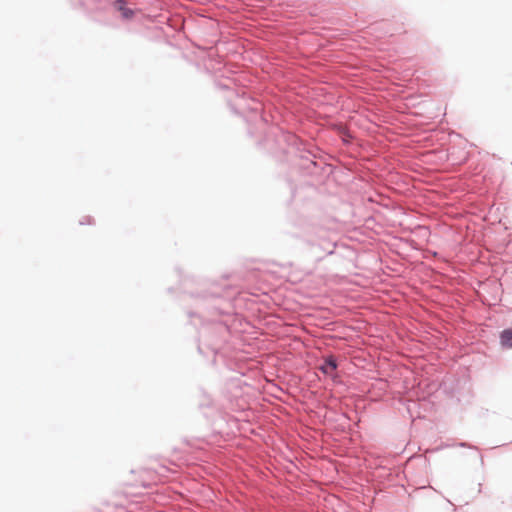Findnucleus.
Here are the masks:
<instances>
[{
	"label": "nucleus",
	"mask_w": 512,
	"mask_h": 512,
	"mask_svg": "<svg viewBox=\"0 0 512 512\" xmlns=\"http://www.w3.org/2000/svg\"><path fill=\"white\" fill-rule=\"evenodd\" d=\"M500 342L502 346L512 348V329H506L501 333Z\"/></svg>",
	"instance_id": "2"
},
{
	"label": "nucleus",
	"mask_w": 512,
	"mask_h": 512,
	"mask_svg": "<svg viewBox=\"0 0 512 512\" xmlns=\"http://www.w3.org/2000/svg\"><path fill=\"white\" fill-rule=\"evenodd\" d=\"M116 7L118 10H120L125 18H128L131 16L132 12L128 8L125 7V3L123 1H117Z\"/></svg>",
	"instance_id": "3"
},
{
	"label": "nucleus",
	"mask_w": 512,
	"mask_h": 512,
	"mask_svg": "<svg viewBox=\"0 0 512 512\" xmlns=\"http://www.w3.org/2000/svg\"><path fill=\"white\" fill-rule=\"evenodd\" d=\"M337 368V364L334 358L329 357L325 360L324 364L320 367L323 373L327 375H331L335 369Z\"/></svg>",
	"instance_id": "1"
}]
</instances>
